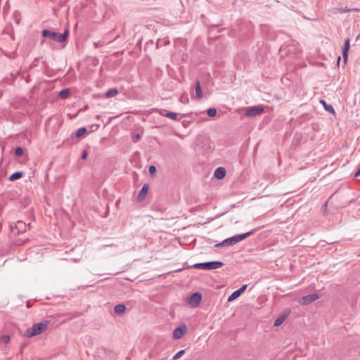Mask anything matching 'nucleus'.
<instances>
[{"label": "nucleus", "instance_id": "f257e3e1", "mask_svg": "<svg viewBox=\"0 0 360 360\" xmlns=\"http://www.w3.org/2000/svg\"><path fill=\"white\" fill-rule=\"evenodd\" d=\"M253 233V231H249L243 234H237L233 236L229 237L225 240H224L222 242L217 243L215 245V247H228V246H232L241 240L247 238L248 237L250 236Z\"/></svg>", "mask_w": 360, "mask_h": 360}, {"label": "nucleus", "instance_id": "f03ea898", "mask_svg": "<svg viewBox=\"0 0 360 360\" xmlns=\"http://www.w3.org/2000/svg\"><path fill=\"white\" fill-rule=\"evenodd\" d=\"M68 30H65L63 34L58 33L49 30H44L42 31V36L45 38H49L55 41L62 43L64 42L68 37Z\"/></svg>", "mask_w": 360, "mask_h": 360}, {"label": "nucleus", "instance_id": "7ed1b4c3", "mask_svg": "<svg viewBox=\"0 0 360 360\" xmlns=\"http://www.w3.org/2000/svg\"><path fill=\"white\" fill-rule=\"evenodd\" d=\"M224 266V263L220 261H211L201 263H196L192 266L193 268L203 270L217 269Z\"/></svg>", "mask_w": 360, "mask_h": 360}, {"label": "nucleus", "instance_id": "20e7f679", "mask_svg": "<svg viewBox=\"0 0 360 360\" xmlns=\"http://www.w3.org/2000/svg\"><path fill=\"white\" fill-rule=\"evenodd\" d=\"M48 326V321L40 322L34 324L31 328L27 330V335L28 337H32L39 335L44 332Z\"/></svg>", "mask_w": 360, "mask_h": 360}, {"label": "nucleus", "instance_id": "39448f33", "mask_svg": "<svg viewBox=\"0 0 360 360\" xmlns=\"http://www.w3.org/2000/svg\"><path fill=\"white\" fill-rule=\"evenodd\" d=\"M188 304L192 307H196L202 300V294L199 292L193 293L186 299Z\"/></svg>", "mask_w": 360, "mask_h": 360}, {"label": "nucleus", "instance_id": "423d86ee", "mask_svg": "<svg viewBox=\"0 0 360 360\" xmlns=\"http://www.w3.org/2000/svg\"><path fill=\"white\" fill-rule=\"evenodd\" d=\"M10 226L15 234L25 233L27 229V224L22 221H18L14 225L11 224Z\"/></svg>", "mask_w": 360, "mask_h": 360}, {"label": "nucleus", "instance_id": "0eeeda50", "mask_svg": "<svg viewBox=\"0 0 360 360\" xmlns=\"http://www.w3.org/2000/svg\"><path fill=\"white\" fill-rule=\"evenodd\" d=\"M264 110L262 106L257 105L249 108L244 113L245 116L254 117L264 112Z\"/></svg>", "mask_w": 360, "mask_h": 360}, {"label": "nucleus", "instance_id": "6e6552de", "mask_svg": "<svg viewBox=\"0 0 360 360\" xmlns=\"http://www.w3.org/2000/svg\"><path fill=\"white\" fill-rule=\"evenodd\" d=\"M319 299V295L316 293L309 294L302 297L299 300V302L302 305H308Z\"/></svg>", "mask_w": 360, "mask_h": 360}, {"label": "nucleus", "instance_id": "1a4fd4ad", "mask_svg": "<svg viewBox=\"0 0 360 360\" xmlns=\"http://www.w3.org/2000/svg\"><path fill=\"white\" fill-rule=\"evenodd\" d=\"M248 285H243L239 289L233 292L228 297V302H232L238 298L246 289Z\"/></svg>", "mask_w": 360, "mask_h": 360}, {"label": "nucleus", "instance_id": "9d476101", "mask_svg": "<svg viewBox=\"0 0 360 360\" xmlns=\"http://www.w3.org/2000/svg\"><path fill=\"white\" fill-rule=\"evenodd\" d=\"M158 112L160 115L168 117L171 120H176L177 119L178 114L176 112H169L166 109H159Z\"/></svg>", "mask_w": 360, "mask_h": 360}, {"label": "nucleus", "instance_id": "9b49d317", "mask_svg": "<svg viewBox=\"0 0 360 360\" xmlns=\"http://www.w3.org/2000/svg\"><path fill=\"white\" fill-rule=\"evenodd\" d=\"M186 326H179V327L176 328L173 331V335H172L173 338L179 339L182 336H184V335L186 333Z\"/></svg>", "mask_w": 360, "mask_h": 360}, {"label": "nucleus", "instance_id": "f8f14e48", "mask_svg": "<svg viewBox=\"0 0 360 360\" xmlns=\"http://www.w3.org/2000/svg\"><path fill=\"white\" fill-rule=\"evenodd\" d=\"M226 169L222 167H217L214 173V177L217 179H222L226 176Z\"/></svg>", "mask_w": 360, "mask_h": 360}, {"label": "nucleus", "instance_id": "ddd939ff", "mask_svg": "<svg viewBox=\"0 0 360 360\" xmlns=\"http://www.w3.org/2000/svg\"><path fill=\"white\" fill-rule=\"evenodd\" d=\"M148 189H149V186L148 184H144L143 186V187L140 190V191L139 193V195H138L139 200H142L145 198V197L148 191Z\"/></svg>", "mask_w": 360, "mask_h": 360}, {"label": "nucleus", "instance_id": "4468645a", "mask_svg": "<svg viewBox=\"0 0 360 360\" xmlns=\"http://www.w3.org/2000/svg\"><path fill=\"white\" fill-rule=\"evenodd\" d=\"M126 306L124 304H117L115 307V312L118 314V315H120L122 314H123L125 310H126Z\"/></svg>", "mask_w": 360, "mask_h": 360}, {"label": "nucleus", "instance_id": "2eb2a0df", "mask_svg": "<svg viewBox=\"0 0 360 360\" xmlns=\"http://www.w3.org/2000/svg\"><path fill=\"white\" fill-rule=\"evenodd\" d=\"M117 94L118 91L116 88H111L106 91L105 97L110 98L116 96Z\"/></svg>", "mask_w": 360, "mask_h": 360}, {"label": "nucleus", "instance_id": "dca6fc26", "mask_svg": "<svg viewBox=\"0 0 360 360\" xmlns=\"http://www.w3.org/2000/svg\"><path fill=\"white\" fill-rule=\"evenodd\" d=\"M195 90L196 98H201L202 96V94L201 86H200V84L199 81H198L196 82Z\"/></svg>", "mask_w": 360, "mask_h": 360}, {"label": "nucleus", "instance_id": "f3484780", "mask_svg": "<svg viewBox=\"0 0 360 360\" xmlns=\"http://www.w3.org/2000/svg\"><path fill=\"white\" fill-rule=\"evenodd\" d=\"M22 172H15L9 176L8 179L12 181L18 180L22 176Z\"/></svg>", "mask_w": 360, "mask_h": 360}, {"label": "nucleus", "instance_id": "a211bd4d", "mask_svg": "<svg viewBox=\"0 0 360 360\" xmlns=\"http://www.w3.org/2000/svg\"><path fill=\"white\" fill-rule=\"evenodd\" d=\"M338 11L341 13H349V12H360V8H338Z\"/></svg>", "mask_w": 360, "mask_h": 360}, {"label": "nucleus", "instance_id": "6ab92c4d", "mask_svg": "<svg viewBox=\"0 0 360 360\" xmlns=\"http://www.w3.org/2000/svg\"><path fill=\"white\" fill-rule=\"evenodd\" d=\"M87 132V129L86 127H81V128H79L76 132H75V136L77 138H80V137H82L84 136L86 133Z\"/></svg>", "mask_w": 360, "mask_h": 360}, {"label": "nucleus", "instance_id": "aec40b11", "mask_svg": "<svg viewBox=\"0 0 360 360\" xmlns=\"http://www.w3.org/2000/svg\"><path fill=\"white\" fill-rule=\"evenodd\" d=\"M321 103L323 105L325 109L328 112H330V113H333V114L335 113V110H334L333 107L331 105L327 104L326 102L324 100H321Z\"/></svg>", "mask_w": 360, "mask_h": 360}, {"label": "nucleus", "instance_id": "412c9836", "mask_svg": "<svg viewBox=\"0 0 360 360\" xmlns=\"http://www.w3.org/2000/svg\"><path fill=\"white\" fill-rule=\"evenodd\" d=\"M70 95V90L68 89H63L59 92V96L62 98H66Z\"/></svg>", "mask_w": 360, "mask_h": 360}, {"label": "nucleus", "instance_id": "4be33fe9", "mask_svg": "<svg viewBox=\"0 0 360 360\" xmlns=\"http://www.w3.org/2000/svg\"><path fill=\"white\" fill-rule=\"evenodd\" d=\"M285 316H281L278 317L274 321V326H281L285 321Z\"/></svg>", "mask_w": 360, "mask_h": 360}, {"label": "nucleus", "instance_id": "5701e85b", "mask_svg": "<svg viewBox=\"0 0 360 360\" xmlns=\"http://www.w3.org/2000/svg\"><path fill=\"white\" fill-rule=\"evenodd\" d=\"M217 110L214 108H209L207 110V115L210 117H214L217 115Z\"/></svg>", "mask_w": 360, "mask_h": 360}, {"label": "nucleus", "instance_id": "b1692460", "mask_svg": "<svg viewBox=\"0 0 360 360\" xmlns=\"http://www.w3.org/2000/svg\"><path fill=\"white\" fill-rule=\"evenodd\" d=\"M15 155L17 157H20L23 155V150L21 147L18 146L15 149Z\"/></svg>", "mask_w": 360, "mask_h": 360}, {"label": "nucleus", "instance_id": "393cba45", "mask_svg": "<svg viewBox=\"0 0 360 360\" xmlns=\"http://www.w3.org/2000/svg\"><path fill=\"white\" fill-rule=\"evenodd\" d=\"M349 43H350V40L349 38H347L345 41V43H344V46H343V49L342 51H349V47H350V45H349Z\"/></svg>", "mask_w": 360, "mask_h": 360}, {"label": "nucleus", "instance_id": "a878e982", "mask_svg": "<svg viewBox=\"0 0 360 360\" xmlns=\"http://www.w3.org/2000/svg\"><path fill=\"white\" fill-rule=\"evenodd\" d=\"M185 353V350L182 349L179 351L173 357L172 360H176L179 359Z\"/></svg>", "mask_w": 360, "mask_h": 360}, {"label": "nucleus", "instance_id": "bb28decb", "mask_svg": "<svg viewBox=\"0 0 360 360\" xmlns=\"http://www.w3.org/2000/svg\"><path fill=\"white\" fill-rule=\"evenodd\" d=\"M348 51H342V58L345 63H347L348 58Z\"/></svg>", "mask_w": 360, "mask_h": 360}, {"label": "nucleus", "instance_id": "cd10ccee", "mask_svg": "<svg viewBox=\"0 0 360 360\" xmlns=\"http://www.w3.org/2000/svg\"><path fill=\"white\" fill-rule=\"evenodd\" d=\"M148 172L150 174H153L156 172V167L154 165H151L148 168Z\"/></svg>", "mask_w": 360, "mask_h": 360}, {"label": "nucleus", "instance_id": "c85d7f7f", "mask_svg": "<svg viewBox=\"0 0 360 360\" xmlns=\"http://www.w3.org/2000/svg\"><path fill=\"white\" fill-rule=\"evenodd\" d=\"M1 339L4 341V342L6 344L8 343L10 341V337L8 335H3Z\"/></svg>", "mask_w": 360, "mask_h": 360}, {"label": "nucleus", "instance_id": "c756f323", "mask_svg": "<svg viewBox=\"0 0 360 360\" xmlns=\"http://www.w3.org/2000/svg\"><path fill=\"white\" fill-rule=\"evenodd\" d=\"M180 101L181 103H186V102L188 101V99L187 96H182L180 98Z\"/></svg>", "mask_w": 360, "mask_h": 360}, {"label": "nucleus", "instance_id": "7c9ffc66", "mask_svg": "<svg viewBox=\"0 0 360 360\" xmlns=\"http://www.w3.org/2000/svg\"><path fill=\"white\" fill-rule=\"evenodd\" d=\"M5 56H6L7 57H8L9 58H15V53H11L9 54H7V53H5Z\"/></svg>", "mask_w": 360, "mask_h": 360}, {"label": "nucleus", "instance_id": "2f4dec72", "mask_svg": "<svg viewBox=\"0 0 360 360\" xmlns=\"http://www.w3.org/2000/svg\"><path fill=\"white\" fill-rule=\"evenodd\" d=\"M87 156H88L87 151H84V153L82 155V160H86L87 158Z\"/></svg>", "mask_w": 360, "mask_h": 360}, {"label": "nucleus", "instance_id": "473e14b6", "mask_svg": "<svg viewBox=\"0 0 360 360\" xmlns=\"http://www.w3.org/2000/svg\"><path fill=\"white\" fill-rule=\"evenodd\" d=\"M141 138V136L139 134H136L134 136V141H137Z\"/></svg>", "mask_w": 360, "mask_h": 360}, {"label": "nucleus", "instance_id": "72a5a7b5", "mask_svg": "<svg viewBox=\"0 0 360 360\" xmlns=\"http://www.w3.org/2000/svg\"><path fill=\"white\" fill-rule=\"evenodd\" d=\"M360 176V167L355 172V176Z\"/></svg>", "mask_w": 360, "mask_h": 360}, {"label": "nucleus", "instance_id": "f704fd0d", "mask_svg": "<svg viewBox=\"0 0 360 360\" xmlns=\"http://www.w3.org/2000/svg\"><path fill=\"white\" fill-rule=\"evenodd\" d=\"M286 48L288 49V51H291L292 49H294L295 47L293 46H288Z\"/></svg>", "mask_w": 360, "mask_h": 360}, {"label": "nucleus", "instance_id": "c9c22d12", "mask_svg": "<svg viewBox=\"0 0 360 360\" xmlns=\"http://www.w3.org/2000/svg\"><path fill=\"white\" fill-rule=\"evenodd\" d=\"M164 43H165V44H169V40H167V41H165Z\"/></svg>", "mask_w": 360, "mask_h": 360}, {"label": "nucleus", "instance_id": "e433bc0d", "mask_svg": "<svg viewBox=\"0 0 360 360\" xmlns=\"http://www.w3.org/2000/svg\"><path fill=\"white\" fill-rule=\"evenodd\" d=\"M340 56H339L338 58V63H340Z\"/></svg>", "mask_w": 360, "mask_h": 360}, {"label": "nucleus", "instance_id": "4c0bfd02", "mask_svg": "<svg viewBox=\"0 0 360 360\" xmlns=\"http://www.w3.org/2000/svg\"><path fill=\"white\" fill-rule=\"evenodd\" d=\"M159 46H160V41H158L157 42V47H158Z\"/></svg>", "mask_w": 360, "mask_h": 360}]
</instances>
